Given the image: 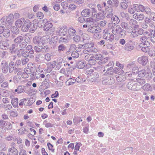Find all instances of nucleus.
<instances>
[{
	"label": "nucleus",
	"instance_id": "nucleus-60",
	"mask_svg": "<svg viewBox=\"0 0 155 155\" xmlns=\"http://www.w3.org/2000/svg\"><path fill=\"white\" fill-rule=\"evenodd\" d=\"M149 55L151 57H153L155 56V51L153 50L150 49L149 51L148 52Z\"/></svg>",
	"mask_w": 155,
	"mask_h": 155
},
{
	"label": "nucleus",
	"instance_id": "nucleus-51",
	"mask_svg": "<svg viewBox=\"0 0 155 155\" xmlns=\"http://www.w3.org/2000/svg\"><path fill=\"white\" fill-rule=\"evenodd\" d=\"M14 18V16L13 14H9L7 18L8 22L9 23H11L13 21Z\"/></svg>",
	"mask_w": 155,
	"mask_h": 155
},
{
	"label": "nucleus",
	"instance_id": "nucleus-7",
	"mask_svg": "<svg viewBox=\"0 0 155 155\" xmlns=\"http://www.w3.org/2000/svg\"><path fill=\"white\" fill-rule=\"evenodd\" d=\"M103 37L104 39L110 42H112L114 40V35L112 33L110 34L108 31H106L104 33Z\"/></svg>",
	"mask_w": 155,
	"mask_h": 155
},
{
	"label": "nucleus",
	"instance_id": "nucleus-27",
	"mask_svg": "<svg viewBox=\"0 0 155 155\" xmlns=\"http://www.w3.org/2000/svg\"><path fill=\"white\" fill-rule=\"evenodd\" d=\"M9 154L10 155H18V152L17 150L14 147H12L8 149Z\"/></svg>",
	"mask_w": 155,
	"mask_h": 155
},
{
	"label": "nucleus",
	"instance_id": "nucleus-3",
	"mask_svg": "<svg viewBox=\"0 0 155 155\" xmlns=\"http://www.w3.org/2000/svg\"><path fill=\"white\" fill-rule=\"evenodd\" d=\"M84 50L83 52L85 54H87L91 52H96L97 50L95 48L93 49L94 44L93 42L87 43L84 44Z\"/></svg>",
	"mask_w": 155,
	"mask_h": 155
},
{
	"label": "nucleus",
	"instance_id": "nucleus-35",
	"mask_svg": "<svg viewBox=\"0 0 155 155\" xmlns=\"http://www.w3.org/2000/svg\"><path fill=\"white\" fill-rule=\"evenodd\" d=\"M73 81H76V82L78 83L81 84L84 82L86 80L85 79L83 78L82 76H80L77 77L75 80H73Z\"/></svg>",
	"mask_w": 155,
	"mask_h": 155
},
{
	"label": "nucleus",
	"instance_id": "nucleus-37",
	"mask_svg": "<svg viewBox=\"0 0 155 155\" xmlns=\"http://www.w3.org/2000/svg\"><path fill=\"white\" fill-rule=\"evenodd\" d=\"M58 38L57 36H54L52 37L50 39L49 41V44L50 45H53L56 44V43L58 41Z\"/></svg>",
	"mask_w": 155,
	"mask_h": 155
},
{
	"label": "nucleus",
	"instance_id": "nucleus-1",
	"mask_svg": "<svg viewBox=\"0 0 155 155\" xmlns=\"http://www.w3.org/2000/svg\"><path fill=\"white\" fill-rule=\"evenodd\" d=\"M108 27L111 30L112 33L114 35H119L121 38L124 37L126 35V31L121 28L119 25H114L113 23H109Z\"/></svg>",
	"mask_w": 155,
	"mask_h": 155
},
{
	"label": "nucleus",
	"instance_id": "nucleus-47",
	"mask_svg": "<svg viewBox=\"0 0 155 155\" xmlns=\"http://www.w3.org/2000/svg\"><path fill=\"white\" fill-rule=\"evenodd\" d=\"M27 43L25 41H22L19 44V47L20 49H24L27 45Z\"/></svg>",
	"mask_w": 155,
	"mask_h": 155
},
{
	"label": "nucleus",
	"instance_id": "nucleus-63",
	"mask_svg": "<svg viewBox=\"0 0 155 155\" xmlns=\"http://www.w3.org/2000/svg\"><path fill=\"white\" fill-rule=\"evenodd\" d=\"M138 68L135 65L132 68V72L134 73L138 74Z\"/></svg>",
	"mask_w": 155,
	"mask_h": 155
},
{
	"label": "nucleus",
	"instance_id": "nucleus-10",
	"mask_svg": "<svg viewBox=\"0 0 155 155\" xmlns=\"http://www.w3.org/2000/svg\"><path fill=\"white\" fill-rule=\"evenodd\" d=\"M18 70L17 66L15 64L13 61H11L8 64V71L9 73H12L13 72L15 73H17Z\"/></svg>",
	"mask_w": 155,
	"mask_h": 155
},
{
	"label": "nucleus",
	"instance_id": "nucleus-26",
	"mask_svg": "<svg viewBox=\"0 0 155 155\" xmlns=\"http://www.w3.org/2000/svg\"><path fill=\"white\" fill-rule=\"evenodd\" d=\"M133 17L138 21L143 20L144 18V15L143 14L135 13L133 15Z\"/></svg>",
	"mask_w": 155,
	"mask_h": 155
},
{
	"label": "nucleus",
	"instance_id": "nucleus-40",
	"mask_svg": "<svg viewBox=\"0 0 155 155\" xmlns=\"http://www.w3.org/2000/svg\"><path fill=\"white\" fill-rule=\"evenodd\" d=\"M143 89L147 91H151L152 90V88L151 85L149 84H146L142 87Z\"/></svg>",
	"mask_w": 155,
	"mask_h": 155
},
{
	"label": "nucleus",
	"instance_id": "nucleus-44",
	"mask_svg": "<svg viewBox=\"0 0 155 155\" xmlns=\"http://www.w3.org/2000/svg\"><path fill=\"white\" fill-rule=\"evenodd\" d=\"M68 41V36H66L65 37L63 36L61 37L59 41V43H66Z\"/></svg>",
	"mask_w": 155,
	"mask_h": 155
},
{
	"label": "nucleus",
	"instance_id": "nucleus-34",
	"mask_svg": "<svg viewBox=\"0 0 155 155\" xmlns=\"http://www.w3.org/2000/svg\"><path fill=\"white\" fill-rule=\"evenodd\" d=\"M90 13V9H85L82 11L81 14L82 16L85 17H87L89 16Z\"/></svg>",
	"mask_w": 155,
	"mask_h": 155
},
{
	"label": "nucleus",
	"instance_id": "nucleus-30",
	"mask_svg": "<svg viewBox=\"0 0 155 155\" xmlns=\"http://www.w3.org/2000/svg\"><path fill=\"white\" fill-rule=\"evenodd\" d=\"M137 82H136L137 85H139L140 86V89L142 88L143 85L145 83V80L140 78H136V79Z\"/></svg>",
	"mask_w": 155,
	"mask_h": 155
},
{
	"label": "nucleus",
	"instance_id": "nucleus-62",
	"mask_svg": "<svg viewBox=\"0 0 155 155\" xmlns=\"http://www.w3.org/2000/svg\"><path fill=\"white\" fill-rule=\"evenodd\" d=\"M106 46L107 49L109 50H114L115 48V46L111 44H106Z\"/></svg>",
	"mask_w": 155,
	"mask_h": 155
},
{
	"label": "nucleus",
	"instance_id": "nucleus-52",
	"mask_svg": "<svg viewBox=\"0 0 155 155\" xmlns=\"http://www.w3.org/2000/svg\"><path fill=\"white\" fill-rule=\"evenodd\" d=\"M63 59L61 58H59L58 59V62L57 65V67L58 69H60L62 66Z\"/></svg>",
	"mask_w": 155,
	"mask_h": 155
},
{
	"label": "nucleus",
	"instance_id": "nucleus-45",
	"mask_svg": "<svg viewBox=\"0 0 155 155\" xmlns=\"http://www.w3.org/2000/svg\"><path fill=\"white\" fill-rule=\"evenodd\" d=\"M11 103L14 107H16L18 104V99L17 98H13L11 101Z\"/></svg>",
	"mask_w": 155,
	"mask_h": 155
},
{
	"label": "nucleus",
	"instance_id": "nucleus-56",
	"mask_svg": "<svg viewBox=\"0 0 155 155\" xmlns=\"http://www.w3.org/2000/svg\"><path fill=\"white\" fill-rule=\"evenodd\" d=\"M7 20L6 17H4L0 20V25H4L5 24Z\"/></svg>",
	"mask_w": 155,
	"mask_h": 155
},
{
	"label": "nucleus",
	"instance_id": "nucleus-13",
	"mask_svg": "<svg viewBox=\"0 0 155 155\" xmlns=\"http://www.w3.org/2000/svg\"><path fill=\"white\" fill-rule=\"evenodd\" d=\"M114 78L111 77H106L102 81V83L103 84L111 85L114 84Z\"/></svg>",
	"mask_w": 155,
	"mask_h": 155
},
{
	"label": "nucleus",
	"instance_id": "nucleus-39",
	"mask_svg": "<svg viewBox=\"0 0 155 155\" xmlns=\"http://www.w3.org/2000/svg\"><path fill=\"white\" fill-rule=\"evenodd\" d=\"M115 73L118 74L119 75H121L122 74L124 73V72L123 69L120 68L116 67L114 68Z\"/></svg>",
	"mask_w": 155,
	"mask_h": 155
},
{
	"label": "nucleus",
	"instance_id": "nucleus-43",
	"mask_svg": "<svg viewBox=\"0 0 155 155\" xmlns=\"http://www.w3.org/2000/svg\"><path fill=\"white\" fill-rule=\"evenodd\" d=\"M113 11V8L111 6H107V8H106L105 9V14L112 13Z\"/></svg>",
	"mask_w": 155,
	"mask_h": 155
},
{
	"label": "nucleus",
	"instance_id": "nucleus-16",
	"mask_svg": "<svg viewBox=\"0 0 155 155\" xmlns=\"http://www.w3.org/2000/svg\"><path fill=\"white\" fill-rule=\"evenodd\" d=\"M31 23L28 20H26L21 27V30L24 32H27L31 26Z\"/></svg>",
	"mask_w": 155,
	"mask_h": 155
},
{
	"label": "nucleus",
	"instance_id": "nucleus-28",
	"mask_svg": "<svg viewBox=\"0 0 155 155\" xmlns=\"http://www.w3.org/2000/svg\"><path fill=\"white\" fill-rule=\"evenodd\" d=\"M111 22L110 23H113L114 25H117L120 23V20L117 16L115 15L111 18Z\"/></svg>",
	"mask_w": 155,
	"mask_h": 155
},
{
	"label": "nucleus",
	"instance_id": "nucleus-50",
	"mask_svg": "<svg viewBox=\"0 0 155 155\" xmlns=\"http://www.w3.org/2000/svg\"><path fill=\"white\" fill-rule=\"evenodd\" d=\"M137 6L136 5H134L133 7L131 8H130L128 9V12L129 13H130L131 14H133L136 11V10L137 9L136 8Z\"/></svg>",
	"mask_w": 155,
	"mask_h": 155
},
{
	"label": "nucleus",
	"instance_id": "nucleus-17",
	"mask_svg": "<svg viewBox=\"0 0 155 155\" xmlns=\"http://www.w3.org/2000/svg\"><path fill=\"white\" fill-rule=\"evenodd\" d=\"M134 48L135 47L132 44L127 42L125 44L123 49L126 51L131 52L134 49Z\"/></svg>",
	"mask_w": 155,
	"mask_h": 155
},
{
	"label": "nucleus",
	"instance_id": "nucleus-36",
	"mask_svg": "<svg viewBox=\"0 0 155 155\" xmlns=\"http://www.w3.org/2000/svg\"><path fill=\"white\" fill-rule=\"evenodd\" d=\"M43 45L44 44L42 43L39 46V47H41L42 53L48 52L50 50L49 48L47 45L45 46L42 45Z\"/></svg>",
	"mask_w": 155,
	"mask_h": 155
},
{
	"label": "nucleus",
	"instance_id": "nucleus-49",
	"mask_svg": "<svg viewBox=\"0 0 155 155\" xmlns=\"http://www.w3.org/2000/svg\"><path fill=\"white\" fill-rule=\"evenodd\" d=\"M82 120L80 117H74L73 119V122L75 124H77L80 121H82Z\"/></svg>",
	"mask_w": 155,
	"mask_h": 155
},
{
	"label": "nucleus",
	"instance_id": "nucleus-12",
	"mask_svg": "<svg viewBox=\"0 0 155 155\" xmlns=\"http://www.w3.org/2000/svg\"><path fill=\"white\" fill-rule=\"evenodd\" d=\"M120 26L123 29L126 31V33L127 32L128 33H130L132 31V27L129 26L128 23L126 22H121Z\"/></svg>",
	"mask_w": 155,
	"mask_h": 155
},
{
	"label": "nucleus",
	"instance_id": "nucleus-53",
	"mask_svg": "<svg viewBox=\"0 0 155 155\" xmlns=\"http://www.w3.org/2000/svg\"><path fill=\"white\" fill-rule=\"evenodd\" d=\"M73 41L76 43L79 42L81 41V38L79 35H76L73 38Z\"/></svg>",
	"mask_w": 155,
	"mask_h": 155
},
{
	"label": "nucleus",
	"instance_id": "nucleus-31",
	"mask_svg": "<svg viewBox=\"0 0 155 155\" xmlns=\"http://www.w3.org/2000/svg\"><path fill=\"white\" fill-rule=\"evenodd\" d=\"M24 22V19L23 18H21L18 19L17 21H15V25L18 28H20L23 23Z\"/></svg>",
	"mask_w": 155,
	"mask_h": 155
},
{
	"label": "nucleus",
	"instance_id": "nucleus-5",
	"mask_svg": "<svg viewBox=\"0 0 155 155\" xmlns=\"http://www.w3.org/2000/svg\"><path fill=\"white\" fill-rule=\"evenodd\" d=\"M127 87L128 89L134 91H138L140 89V86L137 85L135 81H129L127 84Z\"/></svg>",
	"mask_w": 155,
	"mask_h": 155
},
{
	"label": "nucleus",
	"instance_id": "nucleus-41",
	"mask_svg": "<svg viewBox=\"0 0 155 155\" xmlns=\"http://www.w3.org/2000/svg\"><path fill=\"white\" fill-rule=\"evenodd\" d=\"M77 68L79 69H82L84 68L85 66V63L84 62L80 61H78L77 64Z\"/></svg>",
	"mask_w": 155,
	"mask_h": 155
},
{
	"label": "nucleus",
	"instance_id": "nucleus-38",
	"mask_svg": "<svg viewBox=\"0 0 155 155\" xmlns=\"http://www.w3.org/2000/svg\"><path fill=\"white\" fill-rule=\"evenodd\" d=\"M96 63V61L94 58H91L90 60H89L88 63L87 64L86 66L87 67H90L91 65L95 64Z\"/></svg>",
	"mask_w": 155,
	"mask_h": 155
},
{
	"label": "nucleus",
	"instance_id": "nucleus-58",
	"mask_svg": "<svg viewBox=\"0 0 155 155\" xmlns=\"http://www.w3.org/2000/svg\"><path fill=\"white\" fill-rule=\"evenodd\" d=\"M151 67L153 68L152 70L153 74L155 75V58L154 59V61L152 62L151 64Z\"/></svg>",
	"mask_w": 155,
	"mask_h": 155
},
{
	"label": "nucleus",
	"instance_id": "nucleus-25",
	"mask_svg": "<svg viewBox=\"0 0 155 155\" xmlns=\"http://www.w3.org/2000/svg\"><path fill=\"white\" fill-rule=\"evenodd\" d=\"M107 2L110 6L116 8L118 6L119 1L117 0H108Z\"/></svg>",
	"mask_w": 155,
	"mask_h": 155
},
{
	"label": "nucleus",
	"instance_id": "nucleus-48",
	"mask_svg": "<svg viewBox=\"0 0 155 155\" xmlns=\"http://www.w3.org/2000/svg\"><path fill=\"white\" fill-rule=\"evenodd\" d=\"M41 41H43L44 43L48 42V41L49 42V41H50V40L49 39L50 36L48 35H45L42 37H41Z\"/></svg>",
	"mask_w": 155,
	"mask_h": 155
},
{
	"label": "nucleus",
	"instance_id": "nucleus-29",
	"mask_svg": "<svg viewBox=\"0 0 155 155\" xmlns=\"http://www.w3.org/2000/svg\"><path fill=\"white\" fill-rule=\"evenodd\" d=\"M23 37L20 35L16 37L14 40V42L15 43L18 45L23 41Z\"/></svg>",
	"mask_w": 155,
	"mask_h": 155
},
{
	"label": "nucleus",
	"instance_id": "nucleus-2",
	"mask_svg": "<svg viewBox=\"0 0 155 155\" xmlns=\"http://www.w3.org/2000/svg\"><path fill=\"white\" fill-rule=\"evenodd\" d=\"M87 72L88 73V74H89L87 79L89 83L95 82L99 77L98 73L96 72H94L92 69L87 71Z\"/></svg>",
	"mask_w": 155,
	"mask_h": 155
},
{
	"label": "nucleus",
	"instance_id": "nucleus-57",
	"mask_svg": "<svg viewBox=\"0 0 155 155\" xmlns=\"http://www.w3.org/2000/svg\"><path fill=\"white\" fill-rule=\"evenodd\" d=\"M129 24L131 26H134L137 24V21L134 19H131L129 21Z\"/></svg>",
	"mask_w": 155,
	"mask_h": 155
},
{
	"label": "nucleus",
	"instance_id": "nucleus-15",
	"mask_svg": "<svg viewBox=\"0 0 155 155\" xmlns=\"http://www.w3.org/2000/svg\"><path fill=\"white\" fill-rule=\"evenodd\" d=\"M1 67L2 72L5 74L7 73L8 70V63L5 61H3L2 62Z\"/></svg>",
	"mask_w": 155,
	"mask_h": 155
},
{
	"label": "nucleus",
	"instance_id": "nucleus-9",
	"mask_svg": "<svg viewBox=\"0 0 155 155\" xmlns=\"http://www.w3.org/2000/svg\"><path fill=\"white\" fill-rule=\"evenodd\" d=\"M68 32V28L66 26H60L58 28L57 33L60 36H65Z\"/></svg>",
	"mask_w": 155,
	"mask_h": 155
},
{
	"label": "nucleus",
	"instance_id": "nucleus-33",
	"mask_svg": "<svg viewBox=\"0 0 155 155\" xmlns=\"http://www.w3.org/2000/svg\"><path fill=\"white\" fill-rule=\"evenodd\" d=\"M117 80L118 82L123 83L124 81L126 80V78L125 76L123 75H120L117 77L116 76Z\"/></svg>",
	"mask_w": 155,
	"mask_h": 155
},
{
	"label": "nucleus",
	"instance_id": "nucleus-11",
	"mask_svg": "<svg viewBox=\"0 0 155 155\" xmlns=\"http://www.w3.org/2000/svg\"><path fill=\"white\" fill-rule=\"evenodd\" d=\"M143 30L142 28H140L138 30L132 31L130 34V37L132 38H135L143 34Z\"/></svg>",
	"mask_w": 155,
	"mask_h": 155
},
{
	"label": "nucleus",
	"instance_id": "nucleus-24",
	"mask_svg": "<svg viewBox=\"0 0 155 155\" xmlns=\"http://www.w3.org/2000/svg\"><path fill=\"white\" fill-rule=\"evenodd\" d=\"M33 43L36 45H38V47L42 44L41 38L38 36L34 37L33 39Z\"/></svg>",
	"mask_w": 155,
	"mask_h": 155
},
{
	"label": "nucleus",
	"instance_id": "nucleus-59",
	"mask_svg": "<svg viewBox=\"0 0 155 155\" xmlns=\"http://www.w3.org/2000/svg\"><path fill=\"white\" fill-rule=\"evenodd\" d=\"M102 56L100 54H97L95 55L93 57V58H94L95 60H100L102 59Z\"/></svg>",
	"mask_w": 155,
	"mask_h": 155
},
{
	"label": "nucleus",
	"instance_id": "nucleus-20",
	"mask_svg": "<svg viewBox=\"0 0 155 155\" xmlns=\"http://www.w3.org/2000/svg\"><path fill=\"white\" fill-rule=\"evenodd\" d=\"M104 70L103 72H104V74L106 75H110L115 73L114 69L111 68H108L107 67H104Z\"/></svg>",
	"mask_w": 155,
	"mask_h": 155
},
{
	"label": "nucleus",
	"instance_id": "nucleus-42",
	"mask_svg": "<svg viewBox=\"0 0 155 155\" xmlns=\"http://www.w3.org/2000/svg\"><path fill=\"white\" fill-rule=\"evenodd\" d=\"M140 40L141 42L140 44H142L143 43H145V42H149V39L147 37L145 36H142L140 37Z\"/></svg>",
	"mask_w": 155,
	"mask_h": 155
},
{
	"label": "nucleus",
	"instance_id": "nucleus-4",
	"mask_svg": "<svg viewBox=\"0 0 155 155\" xmlns=\"http://www.w3.org/2000/svg\"><path fill=\"white\" fill-rule=\"evenodd\" d=\"M138 75L139 77H145L147 79L151 78L152 75L151 72L149 70H146L143 69L138 72Z\"/></svg>",
	"mask_w": 155,
	"mask_h": 155
},
{
	"label": "nucleus",
	"instance_id": "nucleus-18",
	"mask_svg": "<svg viewBox=\"0 0 155 155\" xmlns=\"http://www.w3.org/2000/svg\"><path fill=\"white\" fill-rule=\"evenodd\" d=\"M88 32L92 33H99L101 31V30L100 28H97L96 26L94 25L92 26H89L87 30Z\"/></svg>",
	"mask_w": 155,
	"mask_h": 155
},
{
	"label": "nucleus",
	"instance_id": "nucleus-8",
	"mask_svg": "<svg viewBox=\"0 0 155 155\" xmlns=\"http://www.w3.org/2000/svg\"><path fill=\"white\" fill-rule=\"evenodd\" d=\"M0 34H2L3 36L6 38H8L11 35L10 31L9 29L5 28L4 26H0Z\"/></svg>",
	"mask_w": 155,
	"mask_h": 155
},
{
	"label": "nucleus",
	"instance_id": "nucleus-19",
	"mask_svg": "<svg viewBox=\"0 0 155 155\" xmlns=\"http://www.w3.org/2000/svg\"><path fill=\"white\" fill-rule=\"evenodd\" d=\"M9 40L6 39L5 41H2L0 43V48L3 50H6L9 46Z\"/></svg>",
	"mask_w": 155,
	"mask_h": 155
},
{
	"label": "nucleus",
	"instance_id": "nucleus-61",
	"mask_svg": "<svg viewBox=\"0 0 155 155\" xmlns=\"http://www.w3.org/2000/svg\"><path fill=\"white\" fill-rule=\"evenodd\" d=\"M71 56L74 58H76L78 57L79 54L76 51H73L71 54Z\"/></svg>",
	"mask_w": 155,
	"mask_h": 155
},
{
	"label": "nucleus",
	"instance_id": "nucleus-55",
	"mask_svg": "<svg viewBox=\"0 0 155 155\" xmlns=\"http://www.w3.org/2000/svg\"><path fill=\"white\" fill-rule=\"evenodd\" d=\"M43 124L45 125V127L47 128L51 127L53 126V124H52L49 122L47 123L46 120L43 122Z\"/></svg>",
	"mask_w": 155,
	"mask_h": 155
},
{
	"label": "nucleus",
	"instance_id": "nucleus-6",
	"mask_svg": "<svg viewBox=\"0 0 155 155\" xmlns=\"http://www.w3.org/2000/svg\"><path fill=\"white\" fill-rule=\"evenodd\" d=\"M53 25L49 21H48L45 23L44 26L43 30L47 31L48 34H51L54 31V28H52Z\"/></svg>",
	"mask_w": 155,
	"mask_h": 155
},
{
	"label": "nucleus",
	"instance_id": "nucleus-54",
	"mask_svg": "<svg viewBox=\"0 0 155 155\" xmlns=\"http://www.w3.org/2000/svg\"><path fill=\"white\" fill-rule=\"evenodd\" d=\"M66 48V46L64 45H60L58 46V51L59 52H61L62 51H64Z\"/></svg>",
	"mask_w": 155,
	"mask_h": 155
},
{
	"label": "nucleus",
	"instance_id": "nucleus-14",
	"mask_svg": "<svg viewBox=\"0 0 155 155\" xmlns=\"http://www.w3.org/2000/svg\"><path fill=\"white\" fill-rule=\"evenodd\" d=\"M138 62L143 66H145L148 61V57L145 56H141L138 58L137 59Z\"/></svg>",
	"mask_w": 155,
	"mask_h": 155
},
{
	"label": "nucleus",
	"instance_id": "nucleus-22",
	"mask_svg": "<svg viewBox=\"0 0 155 155\" xmlns=\"http://www.w3.org/2000/svg\"><path fill=\"white\" fill-rule=\"evenodd\" d=\"M18 28L17 27L12 26L11 29V31L12 33L11 35V38H14L16 35H18L19 33V31Z\"/></svg>",
	"mask_w": 155,
	"mask_h": 155
},
{
	"label": "nucleus",
	"instance_id": "nucleus-32",
	"mask_svg": "<svg viewBox=\"0 0 155 155\" xmlns=\"http://www.w3.org/2000/svg\"><path fill=\"white\" fill-rule=\"evenodd\" d=\"M68 31L69 35L71 36L75 35L76 34V30L73 28L72 27H70Z\"/></svg>",
	"mask_w": 155,
	"mask_h": 155
},
{
	"label": "nucleus",
	"instance_id": "nucleus-21",
	"mask_svg": "<svg viewBox=\"0 0 155 155\" xmlns=\"http://www.w3.org/2000/svg\"><path fill=\"white\" fill-rule=\"evenodd\" d=\"M17 55L18 57L22 56L23 57L26 58L29 56V52L25 51L24 49H19L18 50Z\"/></svg>",
	"mask_w": 155,
	"mask_h": 155
},
{
	"label": "nucleus",
	"instance_id": "nucleus-46",
	"mask_svg": "<svg viewBox=\"0 0 155 155\" xmlns=\"http://www.w3.org/2000/svg\"><path fill=\"white\" fill-rule=\"evenodd\" d=\"M32 69V67H31L30 68H25L24 69V73H26L27 74L29 75L30 74L33 72V70L31 69Z\"/></svg>",
	"mask_w": 155,
	"mask_h": 155
},
{
	"label": "nucleus",
	"instance_id": "nucleus-23",
	"mask_svg": "<svg viewBox=\"0 0 155 155\" xmlns=\"http://www.w3.org/2000/svg\"><path fill=\"white\" fill-rule=\"evenodd\" d=\"M86 24L89 26H92L94 25L96 22V20L90 17L86 19Z\"/></svg>",
	"mask_w": 155,
	"mask_h": 155
},
{
	"label": "nucleus",
	"instance_id": "nucleus-64",
	"mask_svg": "<svg viewBox=\"0 0 155 155\" xmlns=\"http://www.w3.org/2000/svg\"><path fill=\"white\" fill-rule=\"evenodd\" d=\"M150 40L152 42H155V30L153 31V34L152 33L151 34Z\"/></svg>",
	"mask_w": 155,
	"mask_h": 155
}]
</instances>
